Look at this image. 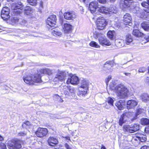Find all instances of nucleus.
<instances>
[{
  "mask_svg": "<svg viewBox=\"0 0 149 149\" xmlns=\"http://www.w3.org/2000/svg\"><path fill=\"white\" fill-rule=\"evenodd\" d=\"M3 140V137L0 135V141H2Z\"/></svg>",
  "mask_w": 149,
  "mask_h": 149,
  "instance_id": "60",
  "label": "nucleus"
},
{
  "mask_svg": "<svg viewBox=\"0 0 149 149\" xmlns=\"http://www.w3.org/2000/svg\"><path fill=\"white\" fill-rule=\"evenodd\" d=\"M64 93V94L66 95V97H68L70 95V94L69 92L67 91H66L65 90Z\"/></svg>",
  "mask_w": 149,
  "mask_h": 149,
  "instance_id": "50",
  "label": "nucleus"
},
{
  "mask_svg": "<svg viewBox=\"0 0 149 149\" xmlns=\"http://www.w3.org/2000/svg\"><path fill=\"white\" fill-rule=\"evenodd\" d=\"M144 38L145 40L147 41V42L149 41V36L148 35H146L144 37Z\"/></svg>",
  "mask_w": 149,
  "mask_h": 149,
  "instance_id": "54",
  "label": "nucleus"
},
{
  "mask_svg": "<svg viewBox=\"0 0 149 149\" xmlns=\"http://www.w3.org/2000/svg\"><path fill=\"white\" fill-rule=\"evenodd\" d=\"M143 101L146 102L149 100V95L147 93H143L141 96Z\"/></svg>",
  "mask_w": 149,
  "mask_h": 149,
  "instance_id": "34",
  "label": "nucleus"
},
{
  "mask_svg": "<svg viewBox=\"0 0 149 149\" xmlns=\"http://www.w3.org/2000/svg\"><path fill=\"white\" fill-rule=\"evenodd\" d=\"M10 10L8 7H5L3 8L1 15V18L5 20L8 19L10 17Z\"/></svg>",
  "mask_w": 149,
  "mask_h": 149,
  "instance_id": "11",
  "label": "nucleus"
},
{
  "mask_svg": "<svg viewBox=\"0 0 149 149\" xmlns=\"http://www.w3.org/2000/svg\"><path fill=\"white\" fill-rule=\"evenodd\" d=\"M140 149H149V146H144L141 147Z\"/></svg>",
  "mask_w": 149,
  "mask_h": 149,
  "instance_id": "52",
  "label": "nucleus"
},
{
  "mask_svg": "<svg viewBox=\"0 0 149 149\" xmlns=\"http://www.w3.org/2000/svg\"><path fill=\"white\" fill-rule=\"evenodd\" d=\"M124 24L126 25L131 26L132 24V18L129 13H126L124 15L123 19Z\"/></svg>",
  "mask_w": 149,
  "mask_h": 149,
  "instance_id": "16",
  "label": "nucleus"
},
{
  "mask_svg": "<svg viewBox=\"0 0 149 149\" xmlns=\"http://www.w3.org/2000/svg\"><path fill=\"white\" fill-rule=\"evenodd\" d=\"M112 89H115L116 95L119 98L124 99L128 97L129 91L126 86L124 85L120 84L116 87H111Z\"/></svg>",
  "mask_w": 149,
  "mask_h": 149,
  "instance_id": "1",
  "label": "nucleus"
},
{
  "mask_svg": "<svg viewBox=\"0 0 149 149\" xmlns=\"http://www.w3.org/2000/svg\"><path fill=\"white\" fill-rule=\"evenodd\" d=\"M101 149H106V148L105 146H103L101 148Z\"/></svg>",
  "mask_w": 149,
  "mask_h": 149,
  "instance_id": "61",
  "label": "nucleus"
},
{
  "mask_svg": "<svg viewBox=\"0 0 149 149\" xmlns=\"http://www.w3.org/2000/svg\"><path fill=\"white\" fill-rule=\"evenodd\" d=\"M97 10L100 13H108L107 8L104 6H102L100 8H98Z\"/></svg>",
  "mask_w": 149,
  "mask_h": 149,
  "instance_id": "33",
  "label": "nucleus"
},
{
  "mask_svg": "<svg viewBox=\"0 0 149 149\" xmlns=\"http://www.w3.org/2000/svg\"><path fill=\"white\" fill-rule=\"evenodd\" d=\"M136 137L141 142H144L146 140V136L143 134L137 135Z\"/></svg>",
  "mask_w": 149,
  "mask_h": 149,
  "instance_id": "30",
  "label": "nucleus"
},
{
  "mask_svg": "<svg viewBox=\"0 0 149 149\" xmlns=\"http://www.w3.org/2000/svg\"><path fill=\"white\" fill-rule=\"evenodd\" d=\"M19 136H24L26 135V134L24 132H20L19 133Z\"/></svg>",
  "mask_w": 149,
  "mask_h": 149,
  "instance_id": "57",
  "label": "nucleus"
},
{
  "mask_svg": "<svg viewBox=\"0 0 149 149\" xmlns=\"http://www.w3.org/2000/svg\"><path fill=\"white\" fill-rule=\"evenodd\" d=\"M116 105L119 110H121L124 108V103L122 101L120 100L116 103Z\"/></svg>",
  "mask_w": 149,
  "mask_h": 149,
  "instance_id": "31",
  "label": "nucleus"
},
{
  "mask_svg": "<svg viewBox=\"0 0 149 149\" xmlns=\"http://www.w3.org/2000/svg\"><path fill=\"white\" fill-rule=\"evenodd\" d=\"M105 107L107 109H109L110 108V106L107 105V104H106L105 106Z\"/></svg>",
  "mask_w": 149,
  "mask_h": 149,
  "instance_id": "58",
  "label": "nucleus"
},
{
  "mask_svg": "<svg viewBox=\"0 0 149 149\" xmlns=\"http://www.w3.org/2000/svg\"><path fill=\"white\" fill-rule=\"evenodd\" d=\"M68 74V72L58 71L53 80L54 81H56L57 82H58V81H60L61 82L64 81Z\"/></svg>",
  "mask_w": 149,
  "mask_h": 149,
  "instance_id": "5",
  "label": "nucleus"
},
{
  "mask_svg": "<svg viewBox=\"0 0 149 149\" xmlns=\"http://www.w3.org/2000/svg\"><path fill=\"white\" fill-rule=\"evenodd\" d=\"M130 133H133L139 129V125L134 124L130 125Z\"/></svg>",
  "mask_w": 149,
  "mask_h": 149,
  "instance_id": "22",
  "label": "nucleus"
},
{
  "mask_svg": "<svg viewBox=\"0 0 149 149\" xmlns=\"http://www.w3.org/2000/svg\"><path fill=\"white\" fill-rule=\"evenodd\" d=\"M132 39L131 35L129 34L127 35L126 38V43L127 45H129L130 43L132 42Z\"/></svg>",
  "mask_w": 149,
  "mask_h": 149,
  "instance_id": "36",
  "label": "nucleus"
},
{
  "mask_svg": "<svg viewBox=\"0 0 149 149\" xmlns=\"http://www.w3.org/2000/svg\"><path fill=\"white\" fill-rule=\"evenodd\" d=\"M56 15H53L50 16L47 19L46 21L47 27L50 29V27H54V26L56 23Z\"/></svg>",
  "mask_w": 149,
  "mask_h": 149,
  "instance_id": "8",
  "label": "nucleus"
},
{
  "mask_svg": "<svg viewBox=\"0 0 149 149\" xmlns=\"http://www.w3.org/2000/svg\"><path fill=\"white\" fill-rule=\"evenodd\" d=\"M116 0H110V1L111 2H114Z\"/></svg>",
  "mask_w": 149,
  "mask_h": 149,
  "instance_id": "62",
  "label": "nucleus"
},
{
  "mask_svg": "<svg viewBox=\"0 0 149 149\" xmlns=\"http://www.w3.org/2000/svg\"><path fill=\"white\" fill-rule=\"evenodd\" d=\"M58 142V140L56 138L50 137L48 140V144L51 146H55Z\"/></svg>",
  "mask_w": 149,
  "mask_h": 149,
  "instance_id": "19",
  "label": "nucleus"
},
{
  "mask_svg": "<svg viewBox=\"0 0 149 149\" xmlns=\"http://www.w3.org/2000/svg\"><path fill=\"white\" fill-rule=\"evenodd\" d=\"M97 1L100 3L102 4H104L107 2V0H97Z\"/></svg>",
  "mask_w": 149,
  "mask_h": 149,
  "instance_id": "51",
  "label": "nucleus"
},
{
  "mask_svg": "<svg viewBox=\"0 0 149 149\" xmlns=\"http://www.w3.org/2000/svg\"><path fill=\"white\" fill-rule=\"evenodd\" d=\"M141 124L143 125L149 124V120L147 118H142L141 120Z\"/></svg>",
  "mask_w": 149,
  "mask_h": 149,
  "instance_id": "38",
  "label": "nucleus"
},
{
  "mask_svg": "<svg viewBox=\"0 0 149 149\" xmlns=\"http://www.w3.org/2000/svg\"><path fill=\"white\" fill-rule=\"evenodd\" d=\"M52 34L55 36H60L62 34L61 30L57 29H54V30L52 31Z\"/></svg>",
  "mask_w": 149,
  "mask_h": 149,
  "instance_id": "29",
  "label": "nucleus"
},
{
  "mask_svg": "<svg viewBox=\"0 0 149 149\" xmlns=\"http://www.w3.org/2000/svg\"><path fill=\"white\" fill-rule=\"evenodd\" d=\"M22 126L23 127H25L28 130H31L33 129V125L31 124L28 121L24 122L22 125Z\"/></svg>",
  "mask_w": 149,
  "mask_h": 149,
  "instance_id": "28",
  "label": "nucleus"
},
{
  "mask_svg": "<svg viewBox=\"0 0 149 149\" xmlns=\"http://www.w3.org/2000/svg\"><path fill=\"white\" fill-rule=\"evenodd\" d=\"M107 35L109 38L113 40L115 38V32L114 31H109L107 33Z\"/></svg>",
  "mask_w": 149,
  "mask_h": 149,
  "instance_id": "27",
  "label": "nucleus"
},
{
  "mask_svg": "<svg viewBox=\"0 0 149 149\" xmlns=\"http://www.w3.org/2000/svg\"><path fill=\"white\" fill-rule=\"evenodd\" d=\"M8 1H13L14 0H8Z\"/></svg>",
  "mask_w": 149,
  "mask_h": 149,
  "instance_id": "64",
  "label": "nucleus"
},
{
  "mask_svg": "<svg viewBox=\"0 0 149 149\" xmlns=\"http://www.w3.org/2000/svg\"><path fill=\"white\" fill-rule=\"evenodd\" d=\"M107 102L111 106H113V99L110 97H109L107 99Z\"/></svg>",
  "mask_w": 149,
  "mask_h": 149,
  "instance_id": "42",
  "label": "nucleus"
},
{
  "mask_svg": "<svg viewBox=\"0 0 149 149\" xmlns=\"http://www.w3.org/2000/svg\"><path fill=\"white\" fill-rule=\"evenodd\" d=\"M65 21L63 19H60V22L62 25L64 32L65 33H68L70 32L72 29V25L69 24L63 23L64 21Z\"/></svg>",
  "mask_w": 149,
  "mask_h": 149,
  "instance_id": "10",
  "label": "nucleus"
},
{
  "mask_svg": "<svg viewBox=\"0 0 149 149\" xmlns=\"http://www.w3.org/2000/svg\"><path fill=\"white\" fill-rule=\"evenodd\" d=\"M47 132V129L39 128L36 132V134L38 137H42L45 136Z\"/></svg>",
  "mask_w": 149,
  "mask_h": 149,
  "instance_id": "12",
  "label": "nucleus"
},
{
  "mask_svg": "<svg viewBox=\"0 0 149 149\" xmlns=\"http://www.w3.org/2000/svg\"><path fill=\"white\" fill-rule=\"evenodd\" d=\"M145 132L149 134V126L145 128Z\"/></svg>",
  "mask_w": 149,
  "mask_h": 149,
  "instance_id": "53",
  "label": "nucleus"
},
{
  "mask_svg": "<svg viewBox=\"0 0 149 149\" xmlns=\"http://www.w3.org/2000/svg\"><path fill=\"white\" fill-rule=\"evenodd\" d=\"M141 4L142 6L145 8L144 9L145 11L149 13V0H147V1L142 2Z\"/></svg>",
  "mask_w": 149,
  "mask_h": 149,
  "instance_id": "26",
  "label": "nucleus"
},
{
  "mask_svg": "<svg viewBox=\"0 0 149 149\" xmlns=\"http://www.w3.org/2000/svg\"><path fill=\"white\" fill-rule=\"evenodd\" d=\"M34 11V10L31 7H27L24 9V13L27 15H31Z\"/></svg>",
  "mask_w": 149,
  "mask_h": 149,
  "instance_id": "25",
  "label": "nucleus"
},
{
  "mask_svg": "<svg viewBox=\"0 0 149 149\" xmlns=\"http://www.w3.org/2000/svg\"><path fill=\"white\" fill-rule=\"evenodd\" d=\"M107 24L106 20L102 17H99L97 19L96 22L97 27L98 30H102L106 27Z\"/></svg>",
  "mask_w": 149,
  "mask_h": 149,
  "instance_id": "7",
  "label": "nucleus"
},
{
  "mask_svg": "<svg viewBox=\"0 0 149 149\" xmlns=\"http://www.w3.org/2000/svg\"><path fill=\"white\" fill-rule=\"evenodd\" d=\"M23 144L22 141L18 139L9 141L7 143V146L9 149H19Z\"/></svg>",
  "mask_w": 149,
  "mask_h": 149,
  "instance_id": "4",
  "label": "nucleus"
},
{
  "mask_svg": "<svg viewBox=\"0 0 149 149\" xmlns=\"http://www.w3.org/2000/svg\"><path fill=\"white\" fill-rule=\"evenodd\" d=\"M64 88L68 90L70 93L72 94H74V89L72 87L65 86H63Z\"/></svg>",
  "mask_w": 149,
  "mask_h": 149,
  "instance_id": "35",
  "label": "nucleus"
},
{
  "mask_svg": "<svg viewBox=\"0 0 149 149\" xmlns=\"http://www.w3.org/2000/svg\"><path fill=\"white\" fill-rule=\"evenodd\" d=\"M28 3L31 5L36 6L37 4V0H27Z\"/></svg>",
  "mask_w": 149,
  "mask_h": 149,
  "instance_id": "39",
  "label": "nucleus"
},
{
  "mask_svg": "<svg viewBox=\"0 0 149 149\" xmlns=\"http://www.w3.org/2000/svg\"><path fill=\"white\" fill-rule=\"evenodd\" d=\"M81 86L80 89L81 88L84 89V91L81 90L79 92V94L80 95H84L87 93V92L88 88L89 82L86 79H83L81 81Z\"/></svg>",
  "mask_w": 149,
  "mask_h": 149,
  "instance_id": "6",
  "label": "nucleus"
},
{
  "mask_svg": "<svg viewBox=\"0 0 149 149\" xmlns=\"http://www.w3.org/2000/svg\"><path fill=\"white\" fill-rule=\"evenodd\" d=\"M132 34L133 35L137 37H143L145 36L144 33L140 32L137 29H134L132 32Z\"/></svg>",
  "mask_w": 149,
  "mask_h": 149,
  "instance_id": "23",
  "label": "nucleus"
},
{
  "mask_svg": "<svg viewBox=\"0 0 149 149\" xmlns=\"http://www.w3.org/2000/svg\"><path fill=\"white\" fill-rule=\"evenodd\" d=\"M44 1H42L41 0L40 1V2H39V8L40 9H43L44 8L43 5L44 4Z\"/></svg>",
  "mask_w": 149,
  "mask_h": 149,
  "instance_id": "45",
  "label": "nucleus"
},
{
  "mask_svg": "<svg viewBox=\"0 0 149 149\" xmlns=\"http://www.w3.org/2000/svg\"><path fill=\"white\" fill-rule=\"evenodd\" d=\"M0 147L1 149H7L6 145L4 143H1Z\"/></svg>",
  "mask_w": 149,
  "mask_h": 149,
  "instance_id": "48",
  "label": "nucleus"
},
{
  "mask_svg": "<svg viewBox=\"0 0 149 149\" xmlns=\"http://www.w3.org/2000/svg\"><path fill=\"white\" fill-rule=\"evenodd\" d=\"M89 45L91 47H97V43L94 41H91L89 43Z\"/></svg>",
  "mask_w": 149,
  "mask_h": 149,
  "instance_id": "47",
  "label": "nucleus"
},
{
  "mask_svg": "<svg viewBox=\"0 0 149 149\" xmlns=\"http://www.w3.org/2000/svg\"><path fill=\"white\" fill-rule=\"evenodd\" d=\"M99 41L102 45H104L106 46H109L111 45V42L109 41L107 38H104L103 36L99 39Z\"/></svg>",
  "mask_w": 149,
  "mask_h": 149,
  "instance_id": "20",
  "label": "nucleus"
},
{
  "mask_svg": "<svg viewBox=\"0 0 149 149\" xmlns=\"http://www.w3.org/2000/svg\"><path fill=\"white\" fill-rule=\"evenodd\" d=\"M95 33H94L93 34V37L95 38H99V39L101 37V36H102V35H101L100 33H96L97 32H95Z\"/></svg>",
  "mask_w": 149,
  "mask_h": 149,
  "instance_id": "43",
  "label": "nucleus"
},
{
  "mask_svg": "<svg viewBox=\"0 0 149 149\" xmlns=\"http://www.w3.org/2000/svg\"><path fill=\"white\" fill-rule=\"evenodd\" d=\"M23 6V4L21 2H18L17 3L13 4L11 6V8L13 10L17 9H22Z\"/></svg>",
  "mask_w": 149,
  "mask_h": 149,
  "instance_id": "21",
  "label": "nucleus"
},
{
  "mask_svg": "<svg viewBox=\"0 0 149 149\" xmlns=\"http://www.w3.org/2000/svg\"><path fill=\"white\" fill-rule=\"evenodd\" d=\"M98 3L96 1H93L90 3L89 8L91 13H94L96 11V9L97 8Z\"/></svg>",
  "mask_w": 149,
  "mask_h": 149,
  "instance_id": "17",
  "label": "nucleus"
},
{
  "mask_svg": "<svg viewBox=\"0 0 149 149\" xmlns=\"http://www.w3.org/2000/svg\"><path fill=\"white\" fill-rule=\"evenodd\" d=\"M70 77H69L67 81V84H77L79 83V78L78 77L75 75H73Z\"/></svg>",
  "mask_w": 149,
  "mask_h": 149,
  "instance_id": "15",
  "label": "nucleus"
},
{
  "mask_svg": "<svg viewBox=\"0 0 149 149\" xmlns=\"http://www.w3.org/2000/svg\"><path fill=\"white\" fill-rule=\"evenodd\" d=\"M63 137L64 138L66 139L70 140V138L69 136H66L65 137Z\"/></svg>",
  "mask_w": 149,
  "mask_h": 149,
  "instance_id": "59",
  "label": "nucleus"
},
{
  "mask_svg": "<svg viewBox=\"0 0 149 149\" xmlns=\"http://www.w3.org/2000/svg\"><path fill=\"white\" fill-rule=\"evenodd\" d=\"M63 15L65 19L68 20H73L76 17L75 13L72 11L65 13Z\"/></svg>",
  "mask_w": 149,
  "mask_h": 149,
  "instance_id": "13",
  "label": "nucleus"
},
{
  "mask_svg": "<svg viewBox=\"0 0 149 149\" xmlns=\"http://www.w3.org/2000/svg\"><path fill=\"white\" fill-rule=\"evenodd\" d=\"M82 0V1L83 2H84V3H85V2L86 1V0Z\"/></svg>",
  "mask_w": 149,
  "mask_h": 149,
  "instance_id": "63",
  "label": "nucleus"
},
{
  "mask_svg": "<svg viewBox=\"0 0 149 149\" xmlns=\"http://www.w3.org/2000/svg\"><path fill=\"white\" fill-rule=\"evenodd\" d=\"M137 104V102L135 100H128L127 103V108L129 109H133Z\"/></svg>",
  "mask_w": 149,
  "mask_h": 149,
  "instance_id": "18",
  "label": "nucleus"
},
{
  "mask_svg": "<svg viewBox=\"0 0 149 149\" xmlns=\"http://www.w3.org/2000/svg\"><path fill=\"white\" fill-rule=\"evenodd\" d=\"M141 110L140 109H138L136 110V113L135 114L134 116L137 117V116L141 113Z\"/></svg>",
  "mask_w": 149,
  "mask_h": 149,
  "instance_id": "49",
  "label": "nucleus"
},
{
  "mask_svg": "<svg viewBox=\"0 0 149 149\" xmlns=\"http://www.w3.org/2000/svg\"><path fill=\"white\" fill-rule=\"evenodd\" d=\"M146 68L143 67L140 68L139 70V72L143 73L146 71Z\"/></svg>",
  "mask_w": 149,
  "mask_h": 149,
  "instance_id": "46",
  "label": "nucleus"
},
{
  "mask_svg": "<svg viewBox=\"0 0 149 149\" xmlns=\"http://www.w3.org/2000/svg\"><path fill=\"white\" fill-rule=\"evenodd\" d=\"M19 24L24 26H26L27 24V22L25 20L22 19H20Z\"/></svg>",
  "mask_w": 149,
  "mask_h": 149,
  "instance_id": "41",
  "label": "nucleus"
},
{
  "mask_svg": "<svg viewBox=\"0 0 149 149\" xmlns=\"http://www.w3.org/2000/svg\"><path fill=\"white\" fill-rule=\"evenodd\" d=\"M19 19L17 17H15L12 19V22L16 24H19Z\"/></svg>",
  "mask_w": 149,
  "mask_h": 149,
  "instance_id": "44",
  "label": "nucleus"
},
{
  "mask_svg": "<svg viewBox=\"0 0 149 149\" xmlns=\"http://www.w3.org/2000/svg\"><path fill=\"white\" fill-rule=\"evenodd\" d=\"M134 3L133 0H124L123 3L120 4V6L123 9L125 8L132 9L134 8Z\"/></svg>",
  "mask_w": 149,
  "mask_h": 149,
  "instance_id": "9",
  "label": "nucleus"
},
{
  "mask_svg": "<svg viewBox=\"0 0 149 149\" xmlns=\"http://www.w3.org/2000/svg\"><path fill=\"white\" fill-rule=\"evenodd\" d=\"M141 27L145 31H149V22H143L141 24Z\"/></svg>",
  "mask_w": 149,
  "mask_h": 149,
  "instance_id": "32",
  "label": "nucleus"
},
{
  "mask_svg": "<svg viewBox=\"0 0 149 149\" xmlns=\"http://www.w3.org/2000/svg\"><path fill=\"white\" fill-rule=\"evenodd\" d=\"M111 79V76H109L106 80V83L107 84V83H108L109 81L110 80V79Z\"/></svg>",
  "mask_w": 149,
  "mask_h": 149,
  "instance_id": "55",
  "label": "nucleus"
},
{
  "mask_svg": "<svg viewBox=\"0 0 149 149\" xmlns=\"http://www.w3.org/2000/svg\"><path fill=\"white\" fill-rule=\"evenodd\" d=\"M123 130L124 131H126L130 133V125H125L123 126Z\"/></svg>",
  "mask_w": 149,
  "mask_h": 149,
  "instance_id": "40",
  "label": "nucleus"
},
{
  "mask_svg": "<svg viewBox=\"0 0 149 149\" xmlns=\"http://www.w3.org/2000/svg\"><path fill=\"white\" fill-rule=\"evenodd\" d=\"M114 60L107 61L104 65V69L105 70H108L110 72L112 70V67L114 65Z\"/></svg>",
  "mask_w": 149,
  "mask_h": 149,
  "instance_id": "14",
  "label": "nucleus"
},
{
  "mask_svg": "<svg viewBox=\"0 0 149 149\" xmlns=\"http://www.w3.org/2000/svg\"><path fill=\"white\" fill-rule=\"evenodd\" d=\"M134 116L135 113L134 112L130 111L125 112L120 117L119 122V125H122L123 123L127 120V118L130 119L132 121L136 119V117Z\"/></svg>",
  "mask_w": 149,
  "mask_h": 149,
  "instance_id": "3",
  "label": "nucleus"
},
{
  "mask_svg": "<svg viewBox=\"0 0 149 149\" xmlns=\"http://www.w3.org/2000/svg\"><path fill=\"white\" fill-rule=\"evenodd\" d=\"M124 74L125 75L128 76L129 77H130L131 76V73L129 72H125L124 73Z\"/></svg>",
  "mask_w": 149,
  "mask_h": 149,
  "instance_id": "56",
  "label": "nucleus"
},
{
  "mask_svg": "<svg viewBox=\"0 0 149 149\" xmlns=\"http://www.w3.org/2000/svg\"><path fill=\"white\" fill-rule=\"evenodd\" d=\"M40 72L41 74H45L48 75H51L53 73L52 70L47 68L41 69L40 70Z\"/></svg>",
  "mask_w": 149,
  "mask_h": 149,
  "instance_id": "24",
  "label": "nucleus"
},
{
  "mask_svg": "<svg viewBox=\"0 0 149 149\" xmlns=\"http://www.w3.org/2000/svg\"><path fill=\"white\" fill-rule=\"evenodd\" d=\"M41 75L38 73L32 75L31 74H26L23 77V79L27 84H33L35 83H40Z\"/></svg>",
  "mask_w": 149,
  "mask_h": 149,
  "instance_id": "2",
  "label": "nucleus"
},
{
  "mask_svg": "<svg viewBox=\"0 0 149 149\" xmlns=\"http://www.w3.org/2000/svg\"><path fill=\"white\" fill-rule=\"evenodd\" d=\"M107 11H108V13L109 14H112V13H116L117 11L116 10V8L114 7H111L109 8H107Z\"/></svg>",
  "mask_w": 149,
  "mask_h": 149,
  "instance_id": "37",
  "label": "nucleus"
}]
</instances>
